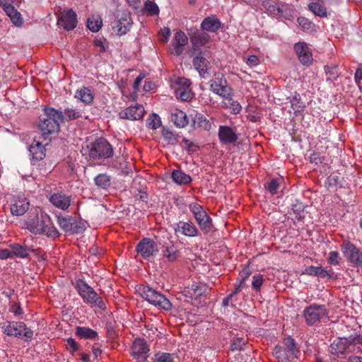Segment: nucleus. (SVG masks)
Wrapping results in <instances>:
<instances>
[{"mask_svg":"<svg viewBox=\"0 0 362 362\" xmlns=\"http://www.w3.org/2000/svg\"><path fill=\"white\" fill-rule=\"evenodd\" d=\"M297 22L304 30H308L313 26L312 22L305 17H298Z\"/></svg>","mask_w":362,"mask_h":362,"instance_id":"nucleus-55","label":"nucleus"},{"mask_svg":"<svg viewBox=\"0 0 362 362\" xmlns=\"http://www.w3.org/2000/svg\"><path fill=\"white\" fill-rule=\"evenodd\" d=\"M1 328L7 336L21 338L25 341L31 340L33 337V330L23 322L6 321L1 324Z\"/></svg>","mask_w":362,"mask_h":362,"instance_id":"nucleus-4","label":"nucleus"},{"mask_svg":"<svg viewBox=\"0 0 362 362\" xmlns=\"http://www.w3.org/2000/svg\"><path fill=\"white\" fill-rule=\"evenodd\" d=\"M75 98L83 104L90 105L93 102L94 94L90 88L83 86L76 91Z\"/></svg>","mask_w":362,"mask_h":362,"instance_id":"nucleus-27","label":"nucleus"},{"mask_svg":"<svg viewBox=\"0 0 362 362\" xmlns=\"http://www.w3.org/2000/svg\"><path fill=\"white\" fill-rule=\"evenodd\" d=\"M66 348L71 355H74L76 351L81 349V346L74 339L69 337L66 339Z\"/></svg>","mask_w":362,"mask_h":362,"instance_id":"nucleus-45","label":"nucleus"},{"mask_svg":"<svg viewBox=\"0 0 362 362\" xmlns=\"http://www.w3.org/2000/svg\"><path fill=\"white\" fill-rule=\"evenodd\" d=\"M280 179L274 178L267 185V189L272 194H275L279 187Z\"/></svg>","mask_w":362,"mask_h":362,"instance_id":"nucleus-52","label":"nucleus"},{"mask_svg":"<svg viewBox=\"0 0 362 362\" xmlns=\"http://www.w3.org/2000/svg\"><path fill=\"white\" fill-rule=\"evenodd\" d=\"M259 63H260L259 58L257 55H255V54L249 55L246 60V64L250 67L256 66L258 64H259Z\"/></svg>","mask_w":362,"mask_h":362,"instance_id":"nucleus-57","label":"nucleus"},{"mask_svg":"<svg viewBox=\"0 0 362 362\" xmlns=\"http://www.w3.org/2000/svg\"><path fill=\"white\" fill-rule=\"evenodd\" d=\"M25 227L35 235H45L47 237H56L59 232L52 223L50 216L45 212H35L33 217L29 216L25 222Z\"/></svg>","mask_w":362,"mask_h":362,"instance_id":"nucleus-1","label":"nucleus"},{"mask_svg":"<svg viewBox=\"0 0 362 362\" xmlns=\"http://www.w3.org/2000/svg\"><path fill=\"white\" fill-rule=\"evenodd\" d=\"M142 296L151 304L160 308L169 310L172 308L170 301L164 295L149 286L143 288Z\"/></svg>","mask_w":362,"mask_h":362,"instance_id":"nucleus-6","label":"nucleus"},{"mask_svg":"<svg viewBox=\"0 0 362 362\" xmlns=\"http://www.w3.org/2000/svg\"><path fill=\"white\" fill-rule=\"evenodd\" d=\"M57 24L66 30H74L77 25V16L72 9H65L60 12Z\"/></svg>","mask_w":362,"mask_h":362,"instance_id":"nucleus-15","label":"nucleus"},{"mask_svg":"<svg viewBox=\"0 0 362 362\" xmlns=\"http://www.w3.org/2000/svg\"><path fill=\"white\" fill-rule=\"evenodd\" d=\"M294 49L302 64L309 66L313 63V54L305 42H300L296 43L294 45Z\"/></svg>","mask_w":362,"mask_h":362,"instance_id":"nucleus-18","label":"nucleus"},{"mask_svg":"<svg viewBox=\"0 0 362 362\" xmlns=\"http://www.w3.org/2000/svg\"><path fill=\"white\" fill-rule=\"evenodd\" d=\"M49 200L50 203L61 210L66 211L71 206V196L62 192H56L52 194Z\"/></svg>","mask_w":362,"mask_h":362,"instance_id":"nucleus-21","label":"nucleus"},{"mask_svg":"<svg viewBox=\"0 0 362 362\" xmlns=\"http://www.w3.org/2000/svg\"><path fill=\"white\" fill-rule=\"evenodd\" d=\"M188 38L185 33L177 30L174 36L173 53L177 56L180 55L183 52V47L187 43Z\"/></svg>","mask_w":362,"mask_h":362,"instance_id":"nucleus-26","label":"nucleus"},{"mask_svg":"<svg viewBox=\"0 0 362 362\" xmlns=\"http://www.w3.org/2000/svg\"><path fill=\"white\" fill-rule=\"evenodd\" d=\"M286 349L290 352V356H297L299 353V350L296 346L295 341L293 339L288 338L286 340Z\"/></svg>","mask_w":362,"mask_h":362,"instance_id":"nucleus-47","label":"nucleus"},{"mask_svg":"<svg viewBox=\"0 0 362 362\" xmlns=\"http://www.w3.org/2000/svg\"><path fill=\"white\" fill-rule=\"evenodd\" d=\"M341 250L346 259L354 266L362 267V251L349 240H344Z\"/></svg>","mask_w":362,"mask_h":362,"instance_id":"nucleus-7","label":"nucleus"},{"mask_svg":"<svg viewBox=\"0 0 362 362\" xmlns=\"http://www.w3.org/2000/svg\"><path fill=\"white\" fill-rule=\"evenodd\" d=\"M171 177L173 182L179 185H188L192 182L190 175L180 170H174L172 172Z\"/></svg>","mask_w":362,"mask_h":362,"instance_id":"nucleus-32","label":"nucleus"},{"mask_svg":"<svg viewBox=\"0 0 362 362\" xmlns=\"http://www.w3.org/2000/svg\"><path fill=\"white\" fill-rule=\"evenodd\" d=\"M75 288L84 303L97 307L101 310H106V304L102 297L85 281L82 279L77 280Z\"/></svg>","mask_w":362,"mask_h":362,"instance_id":"nucleus-2","label":"nucleus"},{"mask_svg":"<svg viewBox=\"0 0 362 362\" xmlns=\"http://www.w3.org/2000/svg\"><path fill=\"white\" fill-rule=\"evenodd\" d=\"M12 257H17L20 258H26L29 256L30 252H33L35 249L33 245H28L25 240L23 245L13 243L10 245Z\"/></svg>","mask_w":362,"mask_h":362,"instance_id":"nucleus-22","label":"nucleus"},{"mask_svg":"<svg viewBox=\"0 0 362 362\" xmlns=\"http://www.w3.org/2000/svg\"><path fill=\"white\" fill-rule=\"evenodd\" d=\"M94 182L98 187L106 189L110 186V177L106 173H100L94 178Z\"/></svg>","mask_w":362,"mask_h":362,"instance_id":"nucleus-38","label":"nucleus"},{"mask_svg":"<svg viewBox=\"0 0 362 362\" xmlns=\"http://www.w3.org/2000/svg\"><path fill=\"white\" fill-rule=\"evenodd\" d=\"M4 11L15 25L20 26L22 25L23 19L21 18V14L14 8L13 6H7Z\"/></svg>","mask_w":362,"mask_h":362,"instance_id":"nucleus-34","label":"nucleus"},{"mask_svg":"<svg viewBox=\"0 0 362 362\" xmlns=\"http://www.w3.org/2000/svg\"><path fill=\"white\" fill-rule=\"evenodd\" d=\"M10 311L12 312L15 315H21L23 314L22 309L19 304L14 303L10 308Z\"/></svg>","mask_w":362,"mask_h":362,"instance_id":"nucleus-64","label":"nucleus"},{"mask_svg":"<svg viewBox=\"0 0 362 362\" xmlns=\"http://www.w3.org/2000/svg\"><path fill=\"white\" fill-rule=\"evenodd\" d=\"M93 45L98 53H103L106 51L107 43L105 39L96 38L93 41Z\"/></svg>","mask_w":362,"mask_h":362,"instance_id":"nucleus-50","label":"nucleus"},{"mask_svg":"<svg viewBox=\"0 0 362 362\" xmlns=\"http://www.w3.org/2000/svg\"><path fill=\"white\" fill-rule=\"evenodd\" d=\"M63 114H64V120L70 121V120L76 119L81 117L82 115L80 110H78L74 108H69V107L64 109Z\"/></svg>","mask_w":362,"mask_h":362,"instance_id":"nucleus-42","label":"nucleus"},{"mask_svg":"<svg viewBox=\"0 0 362 362\" xmlns=\"http://www.w3.org/2000/svg\"><path fill=\"white\" fill-rule=\"evenodd\" d=\"M170 118L171 122L178 128H184L189 123L187 114L182 110L177 108L171 110Z\"/></svg>","mask_w":362,"mask_h":362,"instance_id":"nucleus-25","label":"nucleus"},{"mask_svg":"<svg viewBox=\"0 0 362 362\" xmlns=\"http://www.w3.org/2000/svg\"><path fill=\"white\" fill-rule=\"evenodd\" d=\"M30 202L24 195L13 196L11 200L10 210L13 216L23 215L28 210Z\"/></svg>","mask_w":362,"mask_h":362,"instance_id":"nucleus-16","label":"nucleus"},{"mask_svg":"<svg viewBox=\"0 0 362 362\" xmlns=\"http://www.w3.org/2000/svg\"><path fill=\"white\" fill-rule=\"evenodd\" d=\"M320 267L309 266L306 267L303 274L317 276Z\"/></svg>","mask_w":362,"mask_h":362,"instance_id":"nucleus-58","label":"nucleus"},{"mask_svg":"<svg viewBox=\"0 0 362 362\" xmlns=\"http://www.w3.org/2000/svg\"><path fill=\"white\" fill-rule=\"evenodd\" d=\"M210 90L221 98H228L233 94V89L227 85V81L222 73L214 74L211 81Z\"/></svg>","mask_w":362,"mask_h":362,"instance_id":"nucleus-8","label":"nucleus"},{"mask_svg":"<svg viewBox=\"0 0 362 362\" xmlns=\"http://www.w3.org/2000/svg\"><path fill=\"white\" fill-rule=\"evenodd\" d=\"M221 21L214 16H209L202 21V29L204 30L214 33L219 29Z\"/></svg>","mask_w":362,"mask_h":362,"instance_id":"nucleus-29","label":"nucleus"},{"mask_svg":"<svg viewBox=\"0 0 362 362\" xmlns=\"http://www.w3.org/2000/svg\"><path fill=\"white\" fill-rule=\"evenodd\" d=\"M47 144H48V141L43 144L40 141L34 139L28 148L32 163L34 164L35 162L44 159L46 151L45 146Z\"/></svg>","mask_w":362,"mask_h":362,"instance_id":"nucleus-20","label":"nucleus"},{"mask_svg":"<svg viewBox=\"0 0 362 362\" xmlns=\"http://www.w3.org/2000/svg\"><path fill=\"white\" fill-rule=\"evenodd\" d=\"M161 124L160 117L155 113L150 115L147 119V127L151 129H157L161 126Z\"/></svg>","mask_w":362,"mask_h":362,"instance_id":"nucleus-44","label":"nucleus"},{"mask_svg":"<svg viewBox=\"0 0 362 362\" xmlns=\"http://www.w3.org/2000/svg\"><path fill=\"white\" fill-rule=\"evenodd\" d=\"M233 93L228 98H223L226 101L222 103V105L224 108L229 110L231 114L238 115L241 112L242 106L237 100L233 99Z\"/></svg>","mask_w":362,"mask_h":362,"instance_id":"nucleus-31","label":"nucleus"},{"mask_svg":"<svg viewBox=\"0 0 362 362\" xmlns=\"http://www.w3.org/2000/svg\"><path fill=\"white\" fill-rule=\"evenodd\" d=\"M191 81L186 78H179L175 87V96L182 101H189L193 98L190 89Z\"/></svg>","mask_w":362,"mask_h":362,"instance_id":"nucleus-14","label":"nucleus"},{"mask_svg":"<svg viewBox=\"0 0 362 362\" xmlns=\"http://www.w3.org/2000/svg\"><path fill=\"white\" fill-rule=\"evenodd\" d=\"M136 250L144 259L148 261L153 259L158 252V245L150 238H143L136 245Z\"/></svg>","mask_w":362,"mask_h":362,"instance_id":"nucleus-10","label":"nucleus"},{"mask_svg":"<svg viewBox=\"0 0 362 362\" xmlns=\"http://www.w3.org/2000/svg\"><path fill=\"white\" fill-rule=\"evenodd\" d=\"M274 354L280 362H288L297 358V356H290V352L288 351V349L279 346L274 349Z\"/></svg>","mask_w":362,"mask_h":362,"instance_id":"nucleus-35","label":"nucleus"},{"mask_svg":"<svg viewBox=\"0 0 362 362\" xmlns=\"http://www.w3.org/2000/svg\"><path fill=\"white\" fill-rule=\"evenodd\" d=\"M332 275V272L331 270L327 271L325 269L320 267L317 276H320L321 278H325V277H331Z\"/></svg>","mask_w":362,"mask_h":362,"instance_id":"nucleus-61","label":"nucleus"},{"mask_svg":"<svg viewBox=\"0 0 362 362\" xmlns=\"http://www.w3.org/2000/svg\"><path fill=\"white\" fill-rule=\"evenodd\" d=\"M246 341L242 337L235 338L230 345L231 351H240L245 345Z\"/></svg>","mask_w":362,"mask_h":362,"instance_id":"nucleus-49","label":"nucleus"},{"mask_svg":"<svg viewBox=\"0 0 362 362\" xmlns=\"http://www.w3.org/2000/svg\"><path fill=\"white\" fill-rule=\"evenodd\" d=\"M210 53L209 52H200L199 54L193 58V66L199 72L202 78H206L209 75V70L211 67L209 61Z\"/></svg>","mask_w":362,"mask_h":362,"instance_id":"nucleus-12","label":"nucleus"},{"mask_svg":"<svg viewBox=\"0 0 362 362\" xmlns=\"http://www.w3.org/2000/svg\"><path fill=\"white\" fill-rule=\"evenodd\" d=\"M341 257L339 256V254L337 251H331L329 253V256L327 258V262L331 265H338L340 262Z\"/></svg>","mask_w":362,"mask_h":362,"instance_id":"nucleus-51","label":"nucleus"},{"mask_svg":"<svg viewBox=\"0 0 362 362\" xmlns=\"http://www.w3.org/2000/svg\"><path fill=\"white\" fill-rule=\"evenodd\" d=\"M162 134L163 139L165 141H167L169 144H174L177 141V138L175 134L168 128H163Z\"/></svg>","mask_w":362,"mask_h":362,"instance_id":"nucleus-48","label":"nucleus"},{"mask_svg":"<svg viewBox=\"0 0 362 362\" xmlns=\"http://www.w3.org/2000/svg\"><path fill=\"white\" fill-rule=\"evenodd\" d=\"M175 231L187 237H196L199 234L197 227L191 222L179 221L175 224Z\"/></svg>","mask_w":362,"mask_h":362,"instance_id":"nucleus-23","label":"nucleus"},{"mask_svg":"<svg viewBox=\"0 0 362 362\" xmlns=\"http://www.w3.org/2000/svg\"><path fill=\"white\" fill-rule=\"evenodd\" d=\"M105 329L107 330V335L110 338H114L115 332L112 322H107L105 325Z\"/></svg>","mask_w":362,"mask_h":362,"instance_id":"nucleus-60","label":"nucleus"},{"mask_svg":"<svg viewBox=\"0 0 362 362\" xmlns=\"http://www.w3.org/2000/svg\"><path fill=\"white\" fill-rule=\"evenodd\" d=\"M132 25V21L129 15L123 14L117 21L114 28L116 29L117 35H122L127 33Z\"/></svg>","mask_w":362,"mask_h":362,"instance_id":"nucleus-28","label":"nucleus"},{"mask_svg":"<svg viewBox=\"0 0 362 362\" xmlns=\"http://www.w3.org/2000/svg\"><path fill=\"white\" fill-rule=\"evenodd\" d=\"M39 126L42 131V137H43L45 140L47 139V136L52 133L57 132L59 130V125L58 123L53 122L47 117L41 120Z\"/></svg>","mask_w":362,"mask_h":362,"instance_id":"nucleus-24","label":"nucleus"},{"mask_svg":"<svg viewBox=\"0 0 362 362\" xmlns=\"http://www.w3.org/2000/svg\"><path fill=\"white\" fill-rule=\"evenodd\" d=\"M162 252L163 257L170 262L175 261L178 257V250L173 243L165 246Z\"/></svg>","mask_w":362,"mask_h":362,"instance_id":"nucleus-39","label":"nucleus"},{"mask_svg":"<svg viewBox=\"0 0 362 362\" xmlns=\"http://www.w3.org/2000/svg\"><path fill=\"white\" fill-rule=\"evenodd\" d=\"M75 334L80 339H95L98 338V332L88 327L78 326L76 327Z\"/></svg>","mask_w":362,"mask_h":362,"instance_id":"nucleus-30","label":"nucleus"},{"mask_svg":"<svg viewBox=\"0 0 362 362\" xmlns=\"http://www.w3.org/2000/svg\"><path fill=\"white\" fill-rule=\"evenodd\" d=\"M143 11L146 16H154L159 14L160 10L156 2L146 0L144 4Z\"/></svg>","mask_w":362,"mask_h":362,"instance_id":"nucleus-36","label":"nucleus"},{"mask_svg":"<svg viewBox=\"0 0 362 362\" xmlns=\"http://www.w3.org/2000/svg\"><path fill=\"white\" fill-rule=\"evenodd\" d=\"M12 257V252L8 249H0V259H6Z\"/></svg>","mask_w":362,"mask_h":362,"instance_id":"nucleus-63","label":"nucleus"},{"mask_svg":"<svg viewBox=\"0 0 362 362\" xmlns=\"http://www.w3.org/2000/svg\"><path fill=\"white\" fill-rule=\"evenodd\" d=\"M325 70L327 76V81H334L337 78L338 74L335 67H329V66H325Z\"/></svg>","mask_w":362,"mask_h":362,"instance_id":"nucleus-54","label":"nucleus"},{"mask_svg":"<svg viewBox=\"0 0 362 362\" xmlns=\"http://www.w3.org/2000/svg\"><path fill=\"white\" fill-rule=\"evenodd\" d=\"M291 105L292 109L296 112H299L303 110V106L301 102V98L299 94H296L291 100Z\"/></svg>","mask_w":362,"mask_h":362,"instance_id":"nucleus-46","label":"nucleus"},{"mask_svg":"<svg viewBox=\"0 0 362 362\" xmlns=\"http://www.w3.org/2000/svg\"><path fill=\"white\" fill-rule=\"evenodd\" d=\"M189 209L199 227L203 230H209L211 225V218L207 215L202 206L193 202L189 204Z\"/></svg>","mask_w":362,"mask_h":362,"instance_id":"nucleus-11","label":"nucleus"},{"mask_svg":"<svg viewBox=\"0 0 362 362\" xmlns=\"http://www.w3.org/2000/svg\"><path fill=\"white\" fill-rule=\"evenodd\" d=\"M102 26V20L100 17H91L87 21V28L92 32H98Z\"/></svg>","mask_w":362,"mask_h":362,"instance_id":"nucleus-43","label":"nucleus"},{"mask_svg":"<svg viewBox=\"0 0 362 362\" xmlns=\"http://www.w3.org/2000/svg\"><path fill=\"white\" fill-rule=\"evenodd\" d=\"M309 10L315 16L320 18H325L327 16V8L317 2H312L308 4Z\"/></svg>","mask_w":362,"mask_h":362,"instance_id":"nucleus-37","label":"nucleus"},{"mask_svg":"<svg viewBox=\"0 0 362 362\" xmlns=\"http://www.w3.org/2000/svg\"><path fill=\"white\" fill-rule=\"evenodd\" d=\"M326 315L327 310L323 305L313 304L306 307L303 310V317L306 324L309 326L315 325Z\"/></svg>","mask_w":362,"mask_h":362,"instance_id":"nucleus-9","label":"nucleus"},{"mask_svg":"<svg viewBox=\"0 0 362 362\" xmlns=\"http://www.w3.org/2000/svg\"><path fill=\"white\" fill-rule=\"evenodd\" d=\"M362 344V336L354 339L338 338L330 345V352L337 356L349 353L361 354L362 351L359 346Z\"/></svg>","mask_w":362,"mask_h":362,"instance_id":"nucleus-3","label":"nucleus"},{"mask_svg":"<svg viewBox=\"0 0 362 362\" xmlns=\"http://www.w3.org/2000/svg\"><path fill=\"white\" fill-rule=\"evenodd\" d=\"M262 283L263 279L260 274H255L252 276V286L255 290L258 291L262 286Z\"/></svg>","mask_w":362,"mask_h":362,"instance_id":"nucleus-56","label":"nucleus"},{"mask_svg":"<svg viewBox=\"0 0 362 362\" xmlns=\"http://www.w3.org/2000/svg\"><path fill=\"white\" fill-rule=\"evenodd\" d=\"M44 112L46 117L50 118L53 122H56L59 125L64 122V114L62 111L53 107H45Z\"/></svg>","mask_w":362,"mask_h":362,"instance_id":"nucleus-33","label":"nucleus"},{"mask_svg":"<svg viewBox=\"0 0 362 362\" xmlns=\"http://www.w3.org/2000/svg\"><path fill=\"white\" fill-rule=\"evenodd\" d=\"M170 34V29L169 28H164L161 30L160 40L163 43L167 42Z\"/></svg>","mask_w":362,"mask_h":362,"instance_id":"nucleus-59","label":"nucleus"},{"mask_svg":"<svg viewBox=\"0 0 362 362\" xmlns=\"http://www.w3.org/2000/svg\"><path fill=\"white\" fill-rule=\"evenodd\" d=\"M85 153L94 159L107 158L113 155V149L110 143L104 138H100L83 148Z\"/></svg>","mask_w":362,"mask_h":362,"instance_id":"nucleus-5","label":"nucleus"},{"mask_svg":"<svg viewBox=\"0 0 362 362\" xmlns=\"http://www.w3.org/2000/svg\"><path fill=\"white\" fill-rule=\"evenodd\" d=\"M58 224L65 231H69L71 229V223L70 219L66 217H58Z\"/></svg>","mask_w":362,"mask_h":362,"instance_id":"nucleus-53","label":"nucleus"},{"mask_svg":"<svg viewBox=\"0 0 362 362\" xmlns=\"http://www.w3.org/2000/svg\"><path fill=\"white\" fill-rule=\"evenodd\" d=\"M247 277V275L245 276V278L242 279V281L237 285L234 289V291L230 293L233 295V297H235L238 293H240L242 290V288L245 284V279Z\"/></svg>","mask_w":362,"mask_h":362,"instance_id":"nucleus-62","label":"nucleus"},{"mask_svg":"<svg viewBox=\"0 0 362 362\" xmlns=\"http://www.w3.org/2000/svg\"><path fill=\"white\" fill-rule=\"evenodd\" d=\"M174 354L158 351L152 357V362H174Z\"/></svg>","mask_w":362,"mask_h":362,"instance_id":"nucleus-40","label":"nucleus"},{"mask_svg":"<svg viewBox=\"0 0 362 362\" xmlns=\"http://www.w3.org/2000/svg\"><path fill=\"white\" fill-rule=\"evenodd\" d=\"M132 356L138 362H144L148 357L149 347L145 339L136 338L132 346Z\"/></svg>","mask_w":362,"mask_h":362,"instance_id":"nucleus-13","label":"nucleus"},{"mask_svg":"<svg viewBox=\"0 0 362 362\" xmlns=\"http://www.w3.org/2000/svg\"><path fill=\"white\" fill-rule=\"evenodd\" d=\"M144 107L141 105H132L119 112V117L122 119L139 120L144 115Z\"/></svg>","mask_w":362,"mask_h":362,"instance_id":"nucleus-17","label":"nucleus"},{"mask_svg":"<svg viewBox=\"0 0 362 362\" xmlns=\"http://www.w3.org/2000/svg\"><path fill=\"white\" fill-rule=\"evenodd\" d=\"M218 136L220 142L225 145L234 144L238 139L235 130L228 126H220Z\"/></svg>","mask_w":362,"mask_h":362,"instance_id":"nucleus-19","label":"nucleus"},{"mask_svg":"<svg viewBox=\"0 0 362 362\" xmlns=\"http://www.w3.org/2000/svg\"><path fill=\"white\" fill-rule=\"evenodd\" d=\"M194 122L197 124L199 127L203 128L205 130H210L211 127V124L209 120L202 115L200 113H197L195 115Z\"/></svg>","mask_w":362,"mask_h":362,"instance_id":"nucleus-41","label":"nucleus"}]
</instances>
